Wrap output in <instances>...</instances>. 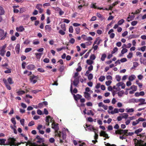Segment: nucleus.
I'll return each instance as SVG.
<instances>
[{
    "instance_id": "1",
    "label": "nucleus",
    "mask_w": 146,
    "mask_h": 146,
    "mask_svg": "<svg viewBox=\"0 0 146 146\" xmlns=\"http://www.w3.org/2000/svg\"><path fill=\"white\" fill-rule=\"evenodd\" d=\"M36 141V146H48L47 144L44 143V139L41 137L39 135H37L35 139Z\"/></svg>"
},
{
    "instance_id": "2",
    "label": "nucleus",
    "mask_w": 146,
    "mask_h": 146,
    "mask_svg": "<svg viewBox=\"0 0 146 146\" xmlns=\"http://www.w3.org/2000/svg\"><path fill=\"white\" fill-rule=\"evenodd\" d=\"M58 123L55 124L54 122H53L52 124V128L54 129L55 130V133H56V135L58 137H60L61 132L60 131H58L59 127L58 126Z\"/></svg>"
},
{
    "instance_id": "3",
    "label": "nucleus",
    "mask_w": 146,
    "mask_h": 146,
    "mask_svg": "<svg viewBox=\"0 0 146 146\" xmlns=\"http://www.w3.org/2000/svg\"><path fill=\"white\" fill-rule=\"evenodd\" d=\"M16 141L15 139L13 137H9L7 139L6 145H7L10 146H14Z\"/></svg>"
},
{
    "instance_id": "4",
    "label": "nucleus",
    "mask_w": 146,
    "mask_h": 146,
    "mask_svg": "<svg viewBox=\"0 0 146 146\" xmlns=\"http://www.w3.org/2000/svg\"><path fill=\"white\" fill-rule=\"evenodd\" d=\"M135 146H146V143L143 144L144 141L141 139L137 140L136 139H134Z\"/></svg>"
},
{
    "instance_id": "5",
    "label": "nucleus",
    "mask_w": 146,
    "mask_h": 146,
    "mask_svg": "<svg viewBox=\"0 0 146 146\" xmlns=\"http://www.w3.org/2000/svg\"><path fill=\"white\" fill-rule=\"evenodd\" d=\"M7 33V32L5 33L3 29H0V37H1V40L4 39L6 37Z\"/></svg>"
},
{
    "instance_id": "6",
    "label": "nucleus",
    "mask_w": 146,
    "mask_h": 146,
    "mask_svg": "<svg viewBox=\"0 0 146 146\" xmlns=\"http://www.w3.org/2000/svg\"><path fill=\"white\" fill-rule=\"evenodd\" d=\"M6 46L5 45L3 46L2 47H0V55L2 56H3L5 52V49Z\"/></svg>"
},
{
    "instance_id": "7",
    "label": "nucleus",
    "mask_w": 146,
    "mask_h": 146,
    "mask_svg": "<svg viewBox=\"0 0 146 146\" xmlns=\"http://www.w3.org/2000/svg\"><path fill=\"white\" fill-rule=\"evenodd\" d=\"M42 5L40 4H37L36 6V8L38 10L39 12L40 13L43 12V10L42 9Z\"/></svg>"
},
{
    "instance_id": "8",
    "label": "nucleus",
    "mask_w": 146,
    "mask_h": 146,
    "mask_svg": "<svg viewBox=\"0 0 146 146\" xmlns=\"http://www.w3.org/2000/svg\"><path fill=\"white\" fill-rule=\"evenodd\" d=\"M100 136H102L106 138L109 139V137L108 136V135L106 133V132L104 131H102L100 133Z\"/></svg>"
},
{
    "instance_id": "9",
    "label": "nucleus",
    "mask_w": 146,
    "mask_h": 146,
    "mask_svg": "<svg viewBox=\"0 0 146 146\" xmlns=\"http://www.w3.org/2000/svg\"><path fill=\"white\" fill-rule=\"evenodd\" d=\"M79 83V77L75 78L73 82V85L76 87L77 86Z\"/></svg>"
},
{
    "instance_id": "10",
    "label": "nucleus",
    "mask_w": 146,
    "mask_h": 146,
    "mask_svg": "<svg viewBox=\"0 0 146 146\" xmlns=\"http://www.w3.org/2000/svg\"><path fill=\"white\" fill-rule=\"evenodd\" d=\"M84 97L88 100H90L91 99L90 95L88 92H84Z\"/></svg>"
},
{
    "instance_id": "11",
    "label": "nucleus",
    "mask_w": 146,
    "mask_h": 146,
    "mask_svg": "<svg viewBox=\"0 0 146 146\" xmlns=\"http://www.w3.org/2000/svg\"><path fill=\"white\" fill-rule=\"evenodd\" d=\"M73 97L75 100L77 101L79 99H80L82 96L81 95L79 94H77L76 95L74 94Z\"/></svg>"
},
{
    "instance_id": "12",
    "label": "nucleus",
    "mask_w": 146,
    "mask_h": 146,
    "mask_svg": "<svg viewBox=\"0 0 146 146\" xmlns=\"http://www.w3.org/2000/svg\"><path fill=\"white\" fill-rule=\"evenodd\" d=\"M3 81L4 82L5 84V86L9 90H11V87L8 84L6 80L4 78L3 79Z\"/></svg>"
},
{
    "instance_id": "13",
    "label": "nucleus",
    "mask_w": 146,
    "mask_h": 146,
    "mask_svg": "<svg viewBox=\"0 0 146 146\" xmlns=\"http://www.w3.org/2000/svg\"><path fill=\"white\" fill-rule=\"evenodd\" d=\"M6 140L5 139H0V145H7V142L5 143V142Z\"/></svg>"
},
{
    "instance_id": "14",
    "label": "nucleus",
    "mask_w": 146,
    "mask_h": 146,
    "mask_svg": "<svg viewBox=\"0 0 146 146\" xmlns=\"http://www.w3.org/2000/svg\"><path fill=\"white\" fill-rule=\"evenodd\" d=\"M45 29L46 31V32H50L52 29L51 27H50V25H46L45 26Z\"/></svg>"
},
{
    "instance_id": "15",
    "label": "nucleus",
    "mask_w": 146,
    "mask_h": 146,
    "mask_svg": "<svg viewBox=\"0 0 146 146\" xmlns=\"http://www.w3.org/2000/svg\"><path fill=\"white\" fill-rule=\"evenodd\" d=\"M20 49V45L19 44H17L15 48V50L17 54H19V53Z\"/></svg>"
},
{
    "instance_id": "16",
    "label": "nucleus",
    "mask_w": 146,
    "mask_h": 146,
    "mask_svg": "<svg viewBox=\"0 0 146 146\" xmlns=\"http://www.w3.org/2000/svg\"><path fill=\"white\" fill-rule=\"evenodd\" d=\"M135 17L134 15H129L128 17L127 18V21L128 22H129L133 20L134 17Z\"/></svg>"
},
{
    "instance_id": "17",
    "label": "nucleus",
    "mask_w": 146,
    "mask_h": 146,
    "mask_svg": "<svg viewBox=\"0 0 146 146\" xmlns=\"http://www.w3.org/2000/svg\"><path fill=\"white\" fill-rule=\"evenodd\" d=\"M35 68V66L33 64H30L27 66V68L30 70H33Z\"/></svg>"
},
{
    "instance_id": "18",
    "label": "nucleus",
    "mask_w": 146,
    "mask_h": 146,
    "mask_svg": "<svg viewBox=\"0 0 146 146\" xmlns=\"http://www.w3.org/2000/svg\"><path fill=\"white\" fill-rule=\"evenodd\" d=\"M70 91L71 93H72L73 92L75 94H76L78 92L77 89L76 88H75L72 91V84H71L70 86Z\"/></svg>"
},
{
    "instance_id": "19",
    "label": "nucleus",
    "mask_w": 146,
    "mask_h": 146,
    "mask_svg": "<svg viewBox=\"0 0 146 146\" xmlns=\"http://www.w3.org/2000/svg\"><path fill=\"white\" fill-rule=\"evenodd\" d=\"M16 30L18 32H22L25 30L23 26H20L19 27H17L16 28Z\"/></svg>"
},
{
    "instance_id": "20",
    "label": "nucleus",
    "mask_w": 146,
    "mask_h": 146,
    "mask_svg": "<svg viewBox=\"0 0 146 146\" xmlns=\"http://www.w3.org/2000/svg\"><path fill=\"white\" fill-rule=\"evenodd\" d=\"M46 125L47 126H49V118H51V117L50 115H48L47 116H46Z\"/></svg>"
},
{
    "instance_id": "21",
    "label": "nucleus",
    "mask_w": 146,
    "mask_h": 146,
    "mask_svg": "<svg viewBox=\"0 0 146 146\" xmlns=\"http://www.w3.org/2000/svg\"><path fill=\"white\" fill-rule=\"evenodd\" d=\"M27 143L29 146H36V143H32L31 141L28 140Z\"/></svg>"
},
{
    "instance_id": "22",
    "label": "nucleus",
    "mask_w": 146,
    "mask_h": 146,
    "mask_svg": "<svg viewBox=\"0 0 146 146\" xmlns=\"http://www.w3.org/2000/svg\"><path fill=\"white\" fill-rule=\"evenodd\" d=\"M135 78L136 77L134 75H131L129 76V79L130 81H132L133 80L135 79Z\"/></svg>"
},
{
    "instance_id": "23",
    "label": "nucleus",
    "mask_w": 146,
    "mask_h": 146,
    "mask_svg": "<svg viewBox=\"0 0 146 146\" xmlns=\"http://www.w3.org/2000/svg\"><path fill=\"white\" fill-rule=\"evenodd\" d=\"M88 129L90 130V131H92L93 130L94 132L96 130V129L94 128L93 126L92 125H89Z\"/></svg>"
},
{
    "instance_id": "24",
    "label": "nucleus",
    "mask_w": 146,
    "mask_h": 146,
    "mask_svg": "<svg viewBox=\"0 0 146 146\" xmlns=\"http://www.w3.org/2000/svg\"><path fill=\"white\" fill-rule=\"evenodd\" d=\"M35 55L36 56V58L38 59H40L41 57V55L42 54V53H35Z\"/></svg>"
},
{
    "instance_id": "25",
    "label": "nucleus",
    "mask_w": 146,
    "mask_h": 146,
    "mask_svg": "<svg viewBox=\"0 0 146 146\" xmlns=\"http://www.w3.org/2000/svg\"><path fill=\"white\" fill-rule=\"evenodd\" d=\"M145 99L143 98H140L136 102H139L141 103H143V104H146V103L145 102Z\"/></svg>"
},
{
    "instance_id": "26",
    "label": "nucleus",
    "mask_w": 146,
    "mask_h": 146,
    "mask_svg": "<svg viewBox=\"0 0 146 146\" xmlns=\"http://www.w3.org/2000/svg\"><path fill=\"white\" fill-rule=\"evenodd\" d=\"M5 12L3 7L0 6V15H3Z\"/></svg>"
},
{
    "instance_id": "27",
    "label": "nucleus",
    "mask_w": 146,
    "mask_h": 146,
    "mask_svg": "<svg viewBox=\"0 0 146 146\" xmlns=\"http://www.w3.org/2000/svg\"><path fill=\"white\" fill-rule=\"evenodd\" d=\"M121 115L122 116V117L123 118H125V119H126L128 116V115L126 113L121 114Z\"/></svg>"
},
{
    "instance_id": "28",
    "label": "nucleus",
    "mask_w": 146,
    "mask_h": 146,
    "mask_svg": "<svg viewBox=\"0 0 146 146\" xmlns=\"http://www.w3.org/2000/svg\"><path fill=\"white\" fill-rule=\"evenodd\" d=\"M17 93L18 94V95H22L25 93V92L23 90H19L17 92Z\"/></svg>"
},
{
    "instance_id": "29",
    "label": "nucleus",
    "mask_w": 146,
    "mask_h": 146,
    "mask_svg": "<svg viewBox=\"0 0 146 146\" xmlns=\"http://www.w3.org/2000/svg\"><path fill=\"white\" fill-rule=\"evenodd\" d=\"M125 111L127 112L131 113L133 112L134 111V110L132 108L130 109L127 108L125 109Z\"/></svg>"
},
{
    "instance_id": "30",
    "label": "nucleus",
    "mask_w": 146,
    "mask_h": 146,
    "mask_svg": "<svg viewBox=\"0 0 146 146\" xmlns=\"http://www.w3.org/2000/svg\"><path fill=\"white\" fill-rule=\"evenodd\" d=\"M142 130L143 129L142 128H139L135 131L134 133L137 134V135L138 134V133L141 132Z\"/></svg>"
},
{
    "instance_id": "31",
    "label": "nucleus",
    "mask_w": 146,
    "mask_h": 146,
    "mask_svg": "<svg viewBox=\"0 0 146 146\" xmlns=\"http://www.w3.org/2000/svg\"><path fill=\"white\" fill-rule=\"evenodd\" d=\"M11 121L12 123L14 124V126L16 127L15 125L16 124V121L15 120V118L14 117L12 118L11 119Z\"/></svg>"
},
{
    "instance_id": "32",
    "label": "nucleus",
    "mask_w": 146,
    "mask_h": 146,
    "mask_svg": "<svg viewBox=\"0 0 146 146\" xmlns=\"http://www.w3.org/2000/svg\"><path fill=\"white\" fill-rule=\"evenodd\" d=\"M131 89L133 91H136L137 90V86L134 85H133L131 87Z\"/></svg>"
},
{
    "instance_id": "33",
    "label": "nucleus",
    "mask_w": 146,
    "mask_h": 146,
    "mask_svg": "<svg viewBox=\"0 0 146 146\" xmlns=\"http://www.w3.org/2000/svg\"><path fill=\"white\" fill-rule=\"evenodd\" d=\"M7 80L8 83L11 84H12L13 83L12 79L11 78L9 77L7 79Z\"/></svg>"
},
{
    "instance_id": "34",
    "label": "nucleus",
    "mask_w": 146,
    "mask_h": 146,
    "mask_svg": "<svg viewBox=\"0 0 146 146\" xmlns=\"http://www.w3.org/2000/svg\"><path fill=\"white\" fill-rule=\"evenodd\" d=\"M105 79V76H102L99 78V80L101 82H103Z\"/></svg>"
},
{
    "instance_id": "35",
    "label": "nucleus",
    "mask_w": 146,
    "mask_h": 146,
    "mask_svg": "<svg viewBox=\"0 0 146 146\" xmlns=\"http://www.w3.org/2000/svg\"><path fill=\"white\" fill-rule=\"evenodd\" d=\"M93 62V61L91 60H88L86 61V63L88 65H91Z\"/></svg>"
},
{
    "instance_id": "36",
    "label": "nucleus",
    "mask_w": 146,
    "mask_h": 146,
    "mask_svg": "<svg viewBox=\"0 0 146 146\" xmlns=\"http://www.w3.org/2000/svg\"><path fill=\"white\" fill-rule=\"evenodd\" d=\"M125 22V21L123 19H121L118 22L117 24L119 25H121Z\"/></svg>"
},
{
    "instance_id": "37",
    "label": "nucleus",
    "mask_w": 146,
    "mask_h": 146,
    "mask_svg": "<svg viewBox=\"0 0 146 146\" xmlns=\"http://www.w3.org/2000/svg\"><path fill=\"white\" fill-rule=\"evenodd\" d=\"M36 77H37V76H35L34 75H33L32 76H30V82H32V81H33L34 78H35Z\"/></svg>"
},
{
    "instance_id": "38",
    "label": "nucleus",
    "mask_w": 146,
    "mask_h": 146,
    "mask_svg": "<svg viewBox=\"0 0 146 146\" xmlns=\"http://www.w3.org/2000/svg\"><path fill=\"white\" fill-rule=\"evenodd\" d=\"M106 57V55L105 54H103L102 56L101 60L102 61H104Z\"/></svg>"
},
{
    "instance_id": "39",
    "label": "nucleus",
    "mask_w": 146,
    "mask_h": 146,
    "mask_svg": "<svg viewBox=\"0 0 146 146\" xmlns=\"http://www.w3.org/2000/svg\"><path fill=\"white\" fill-rule=\"evenodd\" d=\"M42 90H39L38 89H36L34 90H33L32 91V92L34 94H36L38 92H39L41 91Z\"/></svg>"
},
{
    "instance_id": "40",
    "label": "nucleus",
    "mask_w": 146,
    "mask_h": 146,
    "mask_svg": "<svg viewBox=\"0 0 146 146\" xmlns=\"http://www.w3.org/2000/svg\"><path fill=\"white\" fill-rule=\"evenodd\" d=\"M123 134L125 137H127V134L128 133V129L127 130H123Z\"/></svg>"
},
{
    "instance_id": "41",
    "label": "nucleus",
    "mask_w": 146,
    "mask_h": 146,
    "mask_svg": "<svg viewBox=\"0 0 146 146\" xmlns=\"http://www.w3.org/2000/svg\"><path fill=\"white\" fill-rule=\"evenodd\" d=\"M124 94V91L122 90L120 92H118L117 94L119 96L121 97Z\"/></svg>"
},
{
    "instance_id": "42",
    "label": "nucleus",
    "mask_w": 146,
    "mask_h": 146,
    "mask_svg": "<svg viewBox=\"0 0 146 146\" xmlns=\"http://www.w3.org/2000/svg\"><path fill=\"white\" fill-rule=\"evenodd\" d=\"M127 51V50L125 48H123L121 50V53L122 54H123L125 53H126Z\"/></svg>"
},
{
    "instance_id": "43",
    "label": "nucleus",
    "mask_w": 146,
    "mask_h": 146,
    "mask_svg": "<svg viewBox=\"0 0 146 146\" xmlns=\"http://www.w3.org/2000/svg\"><path fill=\"white\" fill-rule=\"evenodd\" d=\"M69 31L70 33H72L73 32V29L72 26H70L69 29Z\"/></svg>"
},
{
    "instance_id": "44",
    "label": "nucleus",
    "mask_w": 146,
    "mask_h": 146,
    "mask_svg": "<svg viewBox=\"0 0 146 146\" xmlns=\"http://www.w3.org/2000/svg\"><path fill=\"white\" fill-rule=\"evenodd\" d=\"M118 50V48L117 47H115L113 48V50L111 52V53L112 54H113L116 52Z\"/></svg>"
},
{
    "instance_id": "45",
    "label": "nucleus",
    "mask_w": 146,
    "mask_h": 146,
    "mask_svg": "<svg viewBox=\"0 0 146 146\" xmlns=\"http://www.w3.org/2000/svg\"><path fill=\"white\" fill-rule=\"evenodd\" d=\"M38 71L40 72H45L44 70L42 68H38L37 69Z\"/></svg>"
},
{
    "instance_id": "46",
    "label": "nucleus",
    "mask_w": 146,
    "mask_h": 146,
    "mask_svg": "<svg viewBox=\"0 0 146 146\" xmlns=\"http://www.w3.org/2000/svg\"><path fill=\"white\" fill-rule=\"evenodd\" d=\"M93 78V76L92 74H90L88 76V79L90 80L92 79Z\"/></svg>"
},
{
    "instance_id": "47",
    "label": "nucleus",
    "mask_w": 146,
    "mask_h": 146,
    "mask_svg": "<svg viewBox=\"0 0 146 146\" xmlns=\"http://www.w3.org/2000/svg\"><path fill=\"white\" fill-rule=\"evenodd\" d=\"M64 69V66H60L59 69V70L61 72H62Z\"/></svg>"
},
{
    "instance_id": "48",
    "label": "nucleus",
    "mask_w": 146,
    "mask_h": 146,
    "mask_svg": "<svg viewBox=\"0 0 146 146\" xmlns=\"http://www.w3.org/2000/svg\"><path fill=\"white\" fill-rule=\"evenodd\" d=\"M141 9L142 8H140V9H138L137 10H136L135 11V12L134 13V14H136L140 13Z\"/></svg>"
},
{
    "instance_id": "49",
    "label": "nucleus",
    "mask_w": 146,
    "mask_h": 146,
    "mask_svg": "<svg viewBox=\"0 0 146 146\" xmlns=\"http://www.w3.org/2000/svg\"><path fill=\"white\" fill-rule=\"evenodd\" d=\"M75 42V40L74 38H71L69 40V42L73 44Z\"/></svg>"
},
{
    "instance_id": "50",
    "label": "nucleus",
    "mask_w": 146,
    "mask_h": 146,
    "mask_svg": "<svg viewBox=\"0 0 146 146\" xmlns=\"http://www.w3.org/2000/svg\"><path fill=\"white\" fill-rule=\"evenodd\" d=\"M43 106V104L42 103H39L38 105V108H41Z\"/></svg>"
},
{
    "instance_id": "51",
    "label": "nucleus",
    "mask_w": 146,
    "mask_h": 146,
    "mask_svg": "<svg viewBox=\"0 0 146 146\" xmlns=\"http://www.w3.org/2000/svg\"><path fill=\"white\" fill-rule=\"evenodd\" d=\"M80 29L79 27H77L75 29L76 33L77 34H79L80 33Z\"/></svg>"
},
{
    "instance_id": "52",
    "label": "nucleus",
    "mask_w": 146,
    "mask_h": 146,
    "mask_svg": "<svg viewBox=\"0 0 146 146\" xmlns=\"http://www.w3.org/2000/svg\"><path fill=\"white\" fill-rule=\"evenodd\" d=\"M116 79L117 81L119 82L121 80V76L118 75H116Z\"/></svg>"
},
{
    "instance_id": "53",
    "label": "nucleus",
    "mask_w": 146,
    "mask_h": 146,
    "mask_svg": "<svg viewBox=\"0 0 146 146\" xmlns=\"http://www.w3.org/2000/svg\"><path fill=\"white\" fill-rule=\"evenodd\" d=\"M137 23V21H133L131 23V25L132 26H135V25Z\"/></svg>"
},
{
    "instance_id": "54",
    "label": "nucleus",
    "mask_w": 146,
    "mask_h": 146,
    "mask_svg": "<svg viewBox=\"0 0 146 146\" xmlns=\"http://www.w3.org/2000/svg\"><path fill=\"white\" fill-rule=\"evenodd\" d=\"M32 48H27L25 49V52L26 53L32 50Z\"/></svg>"
},
{
    "instance_id": "55",
    "label": "nucleus",
    "mask_w": 146,
    "mask_h": 146,
    "mask_svg": "<svg viewBox=\"0 0 146 146\" xmlns=\"http://www.w3.org/2000/svg\"><path fill=\"white\" fill-rule=\"evenodd\" d=\"M133 56V53L132 52H130L129 54L127 55V58H132Z\"/></svg>"
},
{
    "instance_id": "56",
    "label": "nucleus",
    "mask_w": 146,
    "mask_h": 146,
    "mask_svg": "<svg viewBox=\"0 0 146 146\" xmlns=\"http://www.w3.org/2000/svg\"><path fill=\"white\" fill-rule=\"evenodd\" d=\"M59 33L62 35H64L65 34V32L62 30H60L59 31Z\"/></svg>"
},
{
    "instance_id": "57",
    "label": "nucleus",
    "mask_w": 146,
    "mask_h": 146,
    "mask_svg": "<svg viewBox=\"0 0 146 146\" xmlns=\"http://www.w3.org/2000/svg\"><path fill=\"white\" fill-rule=\"evenodd\" d=\"M35 124L34 122L33 121H31L28 124V126H31L34 125Z\"/></svg>"
},
{
    "instance_id": "58",
    "label": "nucleus",
    "mask_w": 146,
    "mask_h": 146,
    "mask_svg": "<svg viewBox=\"0 0 146 146\" xmlns=\"http://www.w3.org/2000/svg\"><path fill=\"white\" fill-rule=\"evenodd\" d=\"M145 133H142L141 134H137V136H139L141 138L142 137H143L145 136Z\"/></svg>"
},
{
    "instance_id": "59",
    "label": "nucleus",
    "mask_w": 146,
    "mask_h": 146,
    "mask_svg": "<svg viewBox=\"0 0 146 146\" xmlns=\"http://www.w3.org/2000/svg\"><path fill=\"white\" fill-rule=\"evenodd\" d=\"M39 42L38 40H34L33 41V43L34 44H38L39 43Z\"/></svg>"
},
{
    "instance_id": "60",
    "label": "nucleus",
    "mask_w": 146,
    "mask_h": 146,
    "mask_svg": "<svg viewBox=\"0 0 146 146\" xmlns=\"http://www.w3.org/2000/svg\"><path fill=\"white\" fill-rule=\"evenodd\" d=\"M96 58V56L94 54H92L90 56L91 60H94Z\"/></svg>"
},
{
    "instance_id": "61",
    "label": "nucleus",
    "mask_w": 146,
    "mask_h": 146,
    "mask_svg": "<svg viewBox=\"0 0 146 146\" xmlns=\"http://www.w3.org/2000/svg\"><path fill=\"white\" fill-rule=\"evenodd\" d=\"M87 37V36L84 35H82L81 36V38H83L84 40H86Z\"/></svg>"
},
{
    "instance_id": "62",
    "label": "nucleus",
    "mask_w": 146,
    "mask_h": 146,
    "mask_svg": "<svg viewBox=\"0 0 146 146\" xmlns=\"http://www.w3.org/2000/svg\"><path fill=\"white\" fill-rule=\"evenodd\" d=\"M128 34V32L127 31H125L122 34V36L125 37Z\"/></svg>"
},
{
    "instance_id": "63",
    "label": "nucleus",
    "mask_w": 146,
    "mask_h": 146,
    "mask_svg": "<svg viewBox=\"0 0 146 146\" xmlns=\"http://www.w3.org/2000/svg\"><path fill=\"white\" fill-rule=\"evenodd\" d=\"M115 34L114 33H112L110 34V37L111 38H113L115 36Z\"/></svg>"
},
{
    "instance_id": "64",
    "label": "nucleus",
    "mask_w": 146,
    "mask_h": 146,
    "mask_svg": "<svg viewBox=\"0 0 146 146\" xmlns=\"http://www.w3.org/2000/svg\"><path fill=\"white\" fill-rule=\"evenodd\" d=\"M49 141L51 143H53L55 141V139L53 138H51L49 139Z\"/></svg>"
}]
</instances>
